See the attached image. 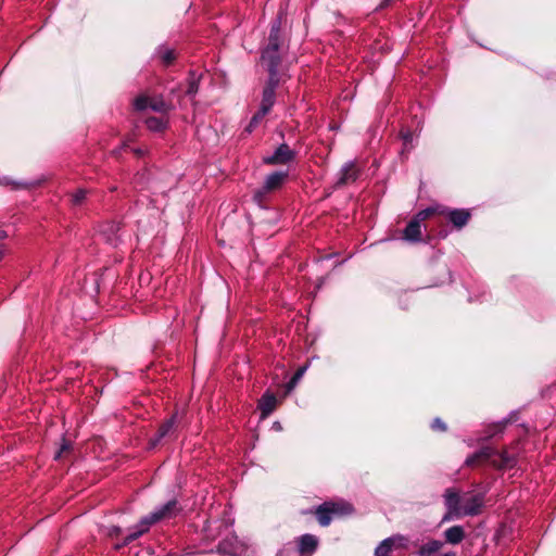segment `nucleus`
<instances>
[{
    "label": "nucleus",
    "instance_id": "obj_28",
    "mask_svg": "<svg viewBox=\"0 0 556 556\" xmlns=\"http://www.w3.org/2000/svg\"><path fill=\"white\" fill-rule=\"evenodd\" d=\"M431 429L434 431H445L446 425L441 418L437 417L431 422Z\"/></svg>",
    "mask_w": 556,
    "mask_h": 556
},
{
    "label": "nucleus",
    "instance_id": "obj_5",
    "mask_svg": "<svg viewBox=\"0 0 556 556\" xmlns=\"http://www.w3.org/2000/svg\"><path fill=\"white\" fill-rule=\"evenodd\" d=\"M157 522L160 521L157 520V516L153 511L143 516L142 518H140L138 523L130 529L129 533L125 536L123 542L115 545V548L119 549L128 545L129 543L137 540L146 532H148L150 528Z\"/></svg>",
    "mask_w": 556,
    "mask_h": 556
},
{
    "label": "nucleus",
    "instance_id": "obj_21",
    "mask_svg": "<svg viewBox=\"0 0 556 556\" xmlns=\"http://www.w3.org/2000/svg\"><path fill=\"white\" fill-rule=\"evenodd\" d=\"M445 542L456 545L465 539V530L462 526H453L443 533Z\"/></svg>",
    "mask_w": 556,
    "mask_h": 556
},
{
    "label": "nucleus",
    "instance_id": "obj_6",
    "mask_svg": "<svg viewBox=\"0 0 556 556\" xmlns=\"http://www.w3.org/2000/svg\"><path fill=\"white\" fill-rule=\"evenodd\" d=\"M351 510L349 504L324 503L316 510V518L321 527L330 525L333 515H342Z\"/></svg>",
    "mask_w": 556,
    "mask_h": 556
},
{
    "label": "nucleus",
    "instance_id": "obj_25",
    "mask_svg": "<svg viewBox=\"0 0 556 556\" xmlns=\"http://www.w3.org/2000/svg\"><path fill=\"white\" fill-rule=\"evenodd\" d=\"M87 194H88V190L87 189H84V188L77 189L72 194V204L73 205H80V204H83V202L87 198Z\"/></svg>",
    "mask_w": 556,
    "mask_h": 556
},
{
    "label": "nucleus",
    "instance_id": "obj_7",
    "mask_svg": "<svg viewBox=\"0 0 556 556\" xmlns=\"http://www.w3.org/2000/svg\"><path fill=\"white\" fill-rule=\"evenodd\" d=\"M134 108L137 111H144L147 109H151L154 112L164 114L169 112L174 108V105L169 102H166L163 98H149L144 94H141L134 100Z\"/></svg>",
    "mask_w": 556,
    "mask_h": 556
},
{
    "label": "nucleus",
    "instance_id": "obj_23",
    "mask_svg": "<svg viewBox=\"0 0 556 556\" xmlns=\"http://www.w3.org/2000/svg\"><path fill=\"white\" fill-rule=\"evenodd\" d=\"M395 538H387L375 549V556H390Z\"/></svg>",
    "mask_w": 556,
    "mask_h": 556
},
{
    "label": "nucleus",
    "instance_id": "obj_26",
    "mask_svg": "<svg viewBox=\"0 0 556 556\" xmlns=\"http://www.w3.org/2000/svg\"><path fill=\"white\" fill-rule=\"evenodd\" d=\"M268 193L269 192L267 190H264V187L262 186L261 188L254 191L253 200L256 202L258 206L263 207Z\"/></svg>",
    "mask_w": 556,
    "mask_h": 556
},
{
    "label": "nucleus",
    "instance_id": "obj_38",
    "mask_svg": "<svg viewBox=\"0 0 556 556\" xmlns=\"http://www.w3.org/2000/svg\"><path fill=\"white\" fill-rule=\"evenodd\" d=\"M2 256V252L0 251V257Z\"/></svg>",
    "mask_w": 556,
    "mask_h": 556
},
{
    "label": "nucleus",
    "instance_id": "obj_15",
    "mask_svg": "<svg viewBox=\"0 0 556 556\" xmlns=\"http://www.w3.org/2000/svg\"><path fill=\"white\" fill-rule=\"evenodd\" d=\"M358 178V170L354 161L346 162L339 173L338 186L354 182Z\"/></svg>",
    "mask_w": 556,
    "mask_h": 556
},
{
    "label": "nucleus",
    "instance_id": "obj_18",
    "mask_svg": "<svg viewBox=\"0 0 556 556\" xmlns=\"http://www.w3.org/2000/svg\"><path fill=\"white\" fill-rule=\"evenodd\" d=\"M287 177H288L287 172H282V170L273 172L264 180V184H263L264 190H267L268 192L278 190L282 186V184L285 182Z\"/></svg>",
    "mask_w": 556,
    "mask_h": 556
},
{
    "label": "nucleus",
    "instance_id": "obj_24",
    "mask_svg": "<svg viewBox=\"0 0 556 556\" xmlns=\"http://www.w3.org/2000/svg\"><path fill=\"white\" fill-rule=\"evenodd\" d=\"M199 80L200 75H197L195 72H190L188 77V86L186 89V94L189 97H194L199 90Z\"/></svg>",
    "mask_w": 556,
    "mask_h": 556
},
{
    "label": "nucleus",
    "instance_id": "obj_1",
    "mask_svg": "<svg viewBox=\"0 0 556 556\" xmlns=\"http://www.w3.org/2000/svg\"><path fill=\"white\" fill-rule=\"evenodd\" d=\"M486 492H466L460 494L455 488H447L443 493L445 514L441 522L456 520L463 517H473L481 514L485 503Z\"/></svg>",
    "mask_w": 556,
    "mask_h": 556
},
{
    "label": "nucleus",
    "instance_id": "obj_10",
    "mask_svg": "<svg viewBox=\"0 0 556 556\" xmlns=\"http://www.w3.org/2000/svg\"><path fill=\"white\" fill-rule=\"evenodd\" d=\"M443 546L444 542L440 540H429L419 547L415 556H457L455 552L442 553Z\"/></svg>",
    "mask_w": 556,
    "mask_h": 556
},
{
    "label": "nucleus",
    "instance_id": "obj_22",
    "mask_svg": "<svg viewBox=\"0 0 556 556\" xmlns=\"http://www.w3.org/2000/svg\"><path fill=\"white\" fill-rule=\"evenodd\" d=\"M146 125L151 131H162L167 127V119L164 117L151 116L146 119Z\"/></svg>",
    "mask_w": 556,
    "mask_h": 556
},
{
    "label": "nucleus",
    "instance_id": "obj_36",
    "mask_svg": "<svg viewBox=\"0 0 556 556\" xmlns=\"http://www.w3.org/2000/svg\"><path fill=\"white\" fill-rule=\"evenodd\" d=\"M17 187H26L27 184H24V182H21V184H16Z\"/></svg>",
    "mask_w": 556,
    "mask_h": 556
},
{
    "label": "nucleus",
    "instance_id": "obj_2",
    "mask_svg": "<svg viewBox=\"0 0 556 556\" xmlns=\"http://www.w3.org/2000/svg\"><path fill=\"white\" fill-rule=\"evenodd\" d=\"M285 11L279 9L277 17L271 22L267 45L262 49L261 60L268 72V77L280 78L279 67L281 55L288 49L286 39L281 35L282 15Z\"/></svg>",
    "mask_w": 556,
    "mask_h": 556
},
{
    "label": "nucleus",
    "instance_id": "obj_35",
    "mask_svg": "<svg viewBox=\"0 0 556 556\" xmlns=\"http://www.w3.org/2000/svg\"><path fill=\"white\" fill-rule=\"evenodd\" d=\"M7 238V232L5 231H0V239H4Z\"/></svg>",
    "mask_w": 556,
    "mask_h": 556
},
{
    "label": "nucleus",
    "instance_id": "obj_29",
    "mask_svg": "<svg viewBox=\"0 0 556 556\" xmlns=\"http://www.w3.org/2000/svg\"><path fill=\"white\" fill-rule=\"evenodd\" d=\"M305 370H306V367H301L300 369H298V371L293 375V377L291 378V380L289 382V388H292L293 386H295L298 383V381L302 378Z\"/></svg>",
    "mask_w": 556,
    "mask_h": 556
},
{
    "label": "nucleus",
    "instance_id": "obj_17",
    "mask_svg": "<svg viewBox=\"0 0 556 556\" xmlns=\"http://www.w3.org/2000/svg\"><path fill=\"white\" fill-rule=\"evenodd\" d=\"M403 239L408 242L421 241V223L413 217L403 230Z\"/></svg>",
    "mask_w": 556,
    "mask_h": 556
},
{
    "label": "nucleus",
    "instance_id": "obj_30",
    "mask_svg": "<svg viewBox=\"0 0 556 556\" xmlns=\"http://www.w3.org/2000/svg\"><path fill=\"white\" fill-rule=\"evenodd\" d=\"M121 531H122V530H121V528H119V527H117V526H112V527H110V528H109L108 534H109L110 536H115V535L119 534V532H121Z\"/></svg>",
    "mask_w": 556,
    "mask_h": 556
},
{
    "label": "nucleus",
    "instance_id": "obj_19",
    "mask_svg": "<svg viewBox=\"0 0 556 556\" xmlns=\"http://www.w3.org/2000/svg\"><path fill=\"white\" fill-rule=\"evenodd\" d=\"M240 549V543L237 536L226 538L217 545V553L225 556H236Z\"/></svg>",
    "mask_w": 556,
    "mask_h": 556
},
{
    "label": "nucleus",
    "instance_id": "obj_9",
    "mask_svg": "<svg viewBox=\"0 0 556 556\" xmlns=\"http://www.w3.org/2000/svg\"><path fill=\"white\" fill-rule=\"evenodd\" d=\"M182 510L181 505L176 498L168 501L165 504H162L153 510V513L157 516L159 521L170 520L177 517Z\"/></svg>",
    "mask_w": 556,
    "mask_h": 556
},
{
    "label": "nucleus",
    "instance_id": "obj_37",
    "mask_svg": "<svg viewBox=\"0 0 556 556\" xmlns=\"http://www.w3.org/2000/svg\"><path fill=\"white\" fill-rule=\"evenodd\" d=\"M446 235H447L446 232L441 233V237H442V238H445V237H446Z\"/></svg>",
    "mask_w": 556,
    "mask_h": 556
},
{
    "label": "nucleus",
    "instance_id": "obj_34",
    "mask_svg": "<svg viewBox=\"0 0 556 556\" xmlns=\"http://www.w3.org/2000/svg\"><path fill=\"white\" fill-rule=\"evenodd\" d=\"M134 151H135V153H136L137 155H142V154H143V150H142V149H136V150H134Z\"/></svg>",
    "mask_w": 556,
    "mask_h": 556
},
{
    "label": "nucleus",
    "instance_id": "obj_32",
    "mask_svg": "<svg viewBox=\"0 0 556 556\" xmlns=\"http://www.w3.org/2000/svg\"><path fill=\"white\" fill-rule=\"evenodd\" d=\"M68 448V444L64 442L61 446V450L56 453L55 458H59L61 454Z\"/></svg>",
    "mask_w": 556,
    "mask_h": 556
},
{
    "label": "nucleus",
    "instance_id": "obj_33",
    "mask_svg": "<svg viewBox=\"0 0 556 556\" xmlns=\"http://www.w3.org/2000/svg\"><path fill=\"white\" fill-rule=\"evenodd\" d=\"M273 428L276 429V430H281V425L278 421H275L273 424Z\"/></svg>",
    "mask_w": 556,
    "mask_h": 556
},
{
    "label": "nucleus",
    "instance_id": "obj_31",
    "mask_svg": "<svg viewBox=\"0 0 556 556\" xmlns=\"http://www.w3.org/2000/svg\"><path fill=\"white\" fill-rule=\"evenodd\" d=\"M402 138H403V141H404V144L407 146L412 141L413 135L409 131H407V132L402 135Z\"/></svg>",
    "mask_w": 556,
    "mask_h": 556
},
{
    "label": "nucleus",
    "instance_id": "obj_13",
    "mask_svg": "<svg viewBox=\"0 0 556 556\" xmlns=\"http://www.w3.org/2000/svg\"><path fill=\"white\" fill-rule=\"evenodd\" d=\"M318 544V538L314 534L306 533L298 538V551L302 556L313 555L316 552Z\"/></svg>",
    "mask_w": 556,
    "mask_h": 556
},
{
    "label": "nucleus",
    "instance_id": "obj_12",
    "mask_svg": "<svg viewBox=\"0 0 556 556\" xmlns=\"http://www.w3.org/2000/svg\"><path fill=\"white\" fill-rule=\"evenodd\" d=\"M176 424H177V414H174L170 416L169 419H167L160 426L155 437L150 439V442H149L150 448L155 447L161 442V440L163 438L173 433V431L175 430Z\"/></svg>",
    "mask_w": 556,
    "mask_h": 556
},
{
    "label": "nucleus",
    "instance_id": "obj_4",
    "mask_svg": "<svg viewBox=\"0 0 556 556\" xmlns=\"http://www.w3.org/2000/svg\"><path fill=\"white\" fill-rule=\"evenodd\" d=\"M279 84L280 78L268 77L262 92L260 109L252 116L249 125L247 126V131H253V129L261 123V121L270 112L276 102V89L278 88Z\"/></svg>",
    "mask_w": 556,
    "mask_h": 556
},
{
    "label": "nucleus",
    "instance_id": "obj_16",
    "mask_svg": "<svg viewBox=\"0 0 556 556\" xmlns=\"http://www.w3.org/2000/svg\"><path fill=\"white\" fill-rule=\"evenodd\" d=\"M277 399L274 393L266 392L258 400L257 408L261 412V418H267L276 408Z\"/></svg>",
    "mask_w": 556,
    "mask_h": 556
},
{
    "label": "nucleus",
    "instance_id": "obj_14",
    "mask_svg": "<svg viewBox=\"0 0 556 556\" xmlns=\"http://www.w3.org/2000/svg\"><path fill=\"white\" fill-rule=\"evenodd\" d=\"M441 213L446 214L448 220L457 229L463 228L471 216L470 212L465 208L442 210Z\"/></svg>",
    "mask_w": 556,
    "mask_h": 556
},
{
    "label": "nucleus",
    "instance_id": "obj_11",
    "mask_svg": "<svg viewBox=\"0 0 556 556\" xmlns=\"http://www.w3.org/2000/svg\"><path fill=\"white\" fill-rule=\"evenodd\" d=\"M119 224L115 222H108L101 225L100 227V236L104 239V241L112 245L117 247L119 242Z\"/></svg>",
    "mask_w": 556,
    "mask_h": 556
},
{
    "label": "nucleus",
    "instance_id": "obj_20",
    "mask_svg": "<svg viewBox=\"0 0 556 556\" xmlns=\"http://www.w3.org/2000/svg\"><path fill=\"white\" fill-rule=\"evenodd\" d=\"M153 56L157 59L164 66L172 65L176 60L175 50L165 45L159 46Z\"/></svg>",
    "mask_w": 556,
    "mask_h": 556
},
{
    "label": "nucleus",
    "instance_id": "obj_8",
    "mask_svg": "<svg viewBox=\"0 0 556 556\" xmlns=\"http://www.w3.org/2000/svg\"><path fill=\"white\" fill-rule=\"evenodd\" d=\"M296 152L287 143L279 144L274 153L263 159L267 165H286L294 161Z\"/></svg>",
    "mask_w": 556,
    "mask_h": 556
},
{
    "label": "nucleus",
    "instance_id": "obj_27",
    "mask_svg": "<svg viewBox=\"0 0 556 556\" xmlns=\"http://www.w3.org/2000/svg\"><path fill=\"white\" fill-rule=\"evenodd\" d=\"M439 208L438 207H427L425 210L419 211L414 217L418 219L420 223L429 218L433 215Z\"/></svg>",
    "mask_w": 556,
    "mask_h": 556
},
{
    "label": "nucleus",
    "instance_id": "obj_3",
    "mask_svg": "<svg viewBox=\"0 0 556 556\" xmlns=\"http://www.w3.org/2000/svg\"><path fill=\"white\" fill-rule=\"evenodd\" d=\"M483 462H490L494 467L498 469L511 468L516 464V458L510 455L507 451H497L490 446L481 447L479 451L469 455L465 464L467 466H476Z\"/></svg>",
    "mask_w": 556,
    "mask_h": 556
}]
</instances>
